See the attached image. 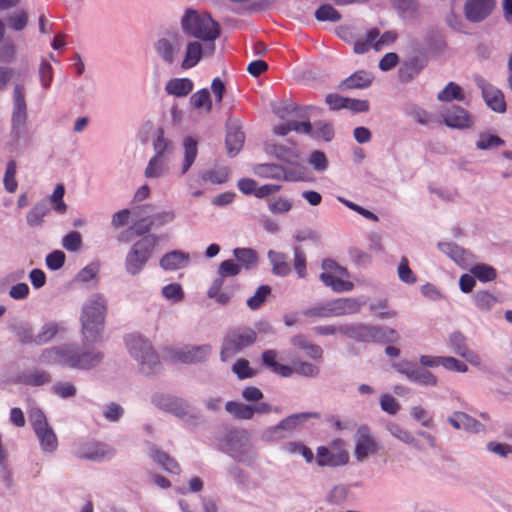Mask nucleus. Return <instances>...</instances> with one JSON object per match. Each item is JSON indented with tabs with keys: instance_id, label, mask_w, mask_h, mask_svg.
<instances>
[{
	"instance_id": "51",
	"label": "nucleus",
	"mask_w": 512,
	"mask_h": 512,
	"mask_svg": "<svg viewBox=\"0 0 512 512\" xmlns=\"http://www.w3.org/2000/svg\"><path fill=\"white\" fill-rule=\"evenodd\" d=\"M503 144L504 141L500 137L488 133L480 134L479 139L476 142V146L480 150H488Z\"/></svg>"
},
{
	"instance_id": "17",
	"label": "nucleus",
	"mask_w": 512,
	"mask_h": 512,
	"mask_svg": "<svg viewBox=\"0 0 512 512\" xmlns=\"http://www.w3.org/2000/svg\"><path fill=\"white\" fill-rule=\"evenodd\" d=\"M442 119L446 126L455 129L470 128L473 124L472 117L463 108L452 106L442 114Z\"/></svg>"
},
{
	"instance_id": "39",
	"label": "nucleus",
	"mask_w": 512,
	"mask_h": 512,
	"mask_svg": "<svg viewBox=\"0 0 512 512\" xmlns=\"http://www.w3.org/2000/svg\"><path fill=\"white\" fill-rule=\"evenodd\" d=\"M150 455L155 461L161 464L164 467V469L167 470L168 472L175 474L179 473L180 467L178 463L174 459L170 458L166 453L156 448H153L150 450Z\"/></svg>"
},
{
	"instance_id": "4",
	"label": "nucleus",
	"mask_w": 512,
	"mask_h": 512,
	"mask_svg": "<svg viewBox=\"0 0 512 512\" xmlns=\"http://www.w3.org/2000/svg\"><path fill=\"white\" fill-rule=\"evenodd\" d=\"M126 345L130 355L139 363L142 372L151 373L157 368L158 356L151 344L141 335H128Z\"/></svg>"
},
{
	"instance_id": "44",
	"label": "nucleus",
	"mask_w": 512,
	"mask_h": 512,
	"mask_svg": "<svg viewBox=\"0 0 512 512\" xmlns=\"http://www.w3.org/2000/svg\"><path fill=\"white\" fill-rule=\"evenodd\" d=\"M64 194L65 188L63 184H57L49 198L50 203L53 205V209L59 214H63L67 210V205L63 201Z\"/></svg>"
},
{
	"instance_id": "31",
	"label": "nucleus",
	"mask_w": 512,
	"mask_h": 512,
	"mask_svg": "<svg viewBox=\"0 0 512 512\" xmlns=\"http://www.w3.org/2000/svg\"><path fill=\"white\" fill-rule=\"evenodd\" d=\"M203 52L202 45L197 41H192L187 44L185 57L182 61V68L188 69L194 67L201 59Z\"/></svg>"
},
{
	"instance_id": "61",
	"label": "nucleus",
	"mask_w": 512,
	"mask_h": 512,
	"mask_svg": "<svg viewBox=\"0 0 512 512\" xmlns=\"http://www.w3.org/2000/svg\"><path fill=\"white\" fill-rule=\"evenodd\" d=\"M449 344L452 347L453 352L459 356H461L462 353L468 349L465 336L459 332L451 334L449 338Z\"/></svg>"
},
{
	"instance_id": "47",
	"label": "nucleus",
	"mask_w": 512,
	"mask_h": 512,
	"mask_svg": "<svg viewBox=\"0 0 512 512\" xmlns=\"http://www.w3.org/2000/svg\"><path fill=\"white\" fill-rule=\"evenodd\" d=\"M439 249L451 257L455 262L462 265L465 261V251L452 243H439Z\"/></svg>"
},
{
	"instance_id": "12",
	"label": "nucleus",
	"mask_w": 512,
	"mask_h": 512,
	"mask_svg": "<svg viewBox=\"0 0 512 512\" xmlns=\"http://www.w3.org/2000/svg\"><path fill=\"white\" fill-rule=\"evenodd\" d=\"M228 449L238 461L250 464L256 458V451L246 431L232 432L228 438Z\"/></svg>"
},
{
	"instance_id": "62",
	"label": "nucleus",
	"mask_w": 512,
	"mask_h": 512,
	"mask_svg": "<svg viewBox=\"0 0 512 512\" xmlns=\"http://www.w3.org/2000/svg\"><path fill=\"white\" fill-rule=\"evenodd\" d=\"M381 409L391 415H395L400 410L399 402L389 394H383L380 397Z\"/></svg>"
},
{
	"instance_id": "20",
	"label": "nucleus",
	"mask_w": 512,
	"mask_h": 512,
	"mask_svg": "<svg viewBox=\"0 0 512 512\" xmlns=\"http://www.w3.org/2000/svg\"><path fill=\"white\" fill-rule=\"evenodd\" d=\"M112 450L105 444L93 443L81 446L77 451L80 459L98 461L110 457Z\"/></svg>"
},
{
	"instance_id": "54",
	"label": "nucleus",
	"mask_w": 512,
	"mask_h": 512,
	"mask_svg": "<svg viewBox=\"0 0 512 512\" xmlns=\"http://www.w3.org/2000/svg\"><path fill=\"white\" fill-rule=\"evenodd\" d=\"M410 416L421 423L424 427H430L433 424V418L428 411L422 406H413L409 410Z\"/></svg>"
},
{
	"instance_id": "49",
	"label": "nucleus",
	"mask_w": 512,
	"mask_h": 512,
	"mask_svg": "<svg viewBox=\"0 0 512 512\" xmlns=\"http://www.w3.org/2000/svg\"><path fill=\"white\" fill-rule=\"evenodd\" d=\"M16 175V162L14 160H10L7 163L6 171L4 175V187L9 193H13L17 189V181L15 179Z\"/></svg>"
},
{
	"instance_id": "5",
	"label": "nucleus",
	"mask_w": 512,
	"mask_h": 512,
	"mask_svg": "<svg viewBox=\"0 0 512 512\" xmlns=\"http://www.w3.org/2000/svg\"><path fill=\"white\" fill-rule=\"evenodd\" d=\"M158 241V236L147 235L133 244L125 260V268L129 274L136 275L143 269L152 256Z\"/></svg>"
},
{
	"instance_id": "26",
	"label": "nucleus",
	"mask_w": 512,
	"mask_h": 512,
	"mask_svg": "<svg viewBox=\"0 0 512 512\" xmlns=\"http://www.w3.org/2000/svg\"><path fill=\"white\" fill-rule=\"evenodd\" d=\"M268 152L275 155L279 160L289 164H297L299 161V152L295 145L284 146L272 144Z\"/></svg>"
},
{
	"instance_id": "10",
	"label": "nucleus",
	"mask_w": 512,
	"mask_h": 512,
	"mask_svg": "<svg viewBox=\"0 0 512 512\" xmlns=\"http://www.w3.org/2000/svg\"><path fill=\"white\" fill-rule=\"evenodd\" d=\"M316 462L318 466H344L349 462V454L345 448L344 442L337 439L332 442L331 447L320 446L316 453Z\"/></svg>"
},
{
	"instance_id": "22",
	"label": "nucleus",
	"mask_w": 512,
	"mask_h": 512,
	"mask_svg": "<svg viewBox=\"0 0 512 512\" xmlns=\"http://www.w3.org/2000/svg\"><path fill=\"white\" fill-rule=\"evenodd\" d=\"M363 303L355 298H339L331 301L334 316L355 314L360 311Z\"/></svg>"
},
{
	"instance_id": "33",
	"label": "nucleus",
	"mask_w": 512,
	"mask_h": 512,
	"mask_svg": "<svg viewBox=\"0 0 512 512\" xmlns=\"http://www.w3.org/2000/svg\"><path fill=\"white\" fill-rule=\"evenodd\" d=\"M168 172L167 161L165 158L154 156L150 159L144 175L147 178H160Z\"/></svg>"
},
{
	"instance_id": "30",
	"label": "nucleus",
	"mask_w": 512,
	"mask_h": 512,
	"mask_svg": "<svg viewBox=\"0 0 512 512\" xmlns=\"http://www.w3.org/2000/svg\"><path fill=\"white\" fill-rule=\"evenodd\" d=\"M184 157L182 161L181 174H185L194 163L198 149L197 141L191 137H188L183 142Z\"/></svg>"
},
{
	"instance_id": "1",
	"label": "nucleus",
	"mask_w": 512,
	"mask_h": 512,
	"mask_svg": "<svg viewBox=\"0 0 512 512\" xmlns=\"http://www.w3.org/2000/svg\"><path fill=\"white\" fill-rule=\"evenodd\" d=\"M88 345L83 344L80 350L75 345H63L45 349L41 353V361L45 364H57L74 369L88 370L99 365L103 359L101 352L89 349Z\"/></svg>"
},
{
	"instance_id": "11",
	"label": "nucleus",
	"mask_w": 512,
	"mask_h": 512,
	"mask_svg": "<svg viewBox=\"0 0 512 512\" xmlns=\"http://www.w3.org/2000/svg\"><path fill=\"white\" fill-rule=\"evenodd\" d=\"M211 350V346L207 344L170 348L167 350V357L174 363L193 364L206 361Z\"/></svg>"
},
{
	"instance_id": "37",
	"label": "nucleus",
	"mask_w": 512,
	"mask_h": 512,
	"mask_svg": "<svg viewBox=\"0 0 512 512\" xmlns=\"http://www.w3.org/2000/svg\"><path fill=\"white\" fill-rule=\"evenodd\" d=\"M420 70H421V66L419 65V63L416 59L408 60V61L404 62L398 70L399 80L401 82H409L415 76L418 75Z\"/></svg>"
},
{
	"instance_id": "59",
	"label": "nucleus",
	"mask_w": 512,
	"mask_h": 512,
	"mask_svg": "<svg viewBox=\"0 0 512 512\" xmlns=\"http://www.w3.org/2000/svg\"><path fill=\"white\" fill-rule=\"evenodd\" d=\"M334 130L330 123L319 121L315 124L313 129V136L321 138L325 141H330L333 138Z\"/></svg>"
},
{
	"instance_id": "36",
	"label": "nucleus",
	"mask_w": 512,
	"mask_h": 512,
	"mask_svg": "<svg viewBox=\"0 0 512 512\" xmlns=\"http://www.w3.org/2000/svg\"><path fill=\"white\" fill-rule=\"evenodd\" d=\"M49 207L46 202L36 203L27 213L26 220L30 226H39L43 222V218L48 214Z\"/></svg>"
},
{
	"instance_id": "50",
	"label": "nucleus",
	"mask_w": 512,
	"mask_h": 512,
	"mask_svg": "<svg viewBox=\"0 0 512 512\" xmlns=\"http://www.w3.org/2000/svg\"><path fill=\"white\" fill-rule=\"evenodd\" d=\"M153 145L155 156L165 158L166 154H169L172 151V145L168 140L164 138V134L161 129L157 131V136L154 139Z\"/></svg>"
},
{
	"instance_id": "14",
	"label": "nucleus",
	"mask_w": 512,
	"mask_h": 512,
	"mask_svg": "<svg viewBox=\"0 0 512 512\" xmlns=\"http://www.w3.org/2000/svg\"><path fill=\"white\" fill-rule=\"evenodd\" d=\"M394 367L399 373L405 375L411 382H415L423 386L433 387L437 385L436 376L424 368L416 367L409 362L398 363Z\"/></svg>"
},
{
	"instance_id": "15",
	"label": "nucleus",
	"mask_w": 512,
	"mask_h": 512,
	"mask_svg": "<svg viewBox=\"0 0 512 512\" xmlns=\"http://www.w3.org/2000/svg\"><path fill=\"white\" fill-rule=\"evenodd\" d=\"M495 0H467L464 6V14L470 22H481L494 10Z\"/></svg>"
},
{
	"instance_id": "45",
	"label": "nucleus",
	"mask_w": 512,
	"mask_h": 512,
	"mask_svg": "<svg viewBox=\"0 0 512 512\" xmlns=\"http://www.w3.org/2000/svg\"><path fill=\"white\" fill-rule=\"evenodd\" d=\"M471 273L481 282L492 281L496 277V271L492 266L478 264L471 268Z\"/></svg>"
},
{
	"instance_id": "16",
	"label": "nucleus",
	"mask_w": 512,
	"mask_h": 512,
	"mask_svg": "<svg viewBox=\"0 0 512 512\" xmlns=\"http://www.w3.org/2000/svg\"><path fill=\"white\" fill-rule=\"evenodd\" d=\"M182 46L183 40L179 36H173L171 38H162L159 39L155 44V48L158 55L164 62L168 64H172L174 62Z\"/></svg>"
},
{
	"instance_id": "34",
	"label": "nucleus",
	"mask_w": 512,
	"mask_h": 512,
	"mask_svg": "<svg viewBox=\"0 0 512 512\" xmlns=\"http://www.w3.org/2000/svg\"><path fill=\"white\" fill-rule=\"evenodd\" d=\"M464 98L462 88L454 82H449L437 95V99L441 102L463 101Z\"/></svg>"
},
{
	"instance_id": "52",
	"label": "nucleus",
	"mask_w": 512,
	"mask_h": 512,
	"mask_svg": "<svg viewBox=\"0 0 512 512\" xmlns=\"http://www.w3.org/2000/svg\"><path fill=\"white\" fill-rule=\"evenodd\" d=\"M315 17L319 21L337 22L340 20V13L331 5H322L315 12Z\"/></svg>"
},
{
	"instance_id": "2",
	"label": "nucleus",
	"mask_w": 512,
	"mask_h": 512,
	"mask_svg": "<svg viewBox=\"0 0 512 512\" xmlns=\"http://www.w3.org/2000/svg\"><path fill=\"white\" fill-rule=\"evenodd\" d=\"M106 312V300L101 295L92 296L83 306L81 333L84 345L95 343L101 335Z\"/></svg>"
},
{
	"instance_id": "3",
	"label": "nucleus",
	"mask_w": 512,
	"mask_h": 512,
	"mask_svg": "<svg viewBox=\"0 0 512 512\" xmlns=\"http://www.w3.org/2000/svg\"><path fill=\"white\" fill-rule=\"evenodd\" d=\"M182 26L189 35L210 42L208 51L213 53V41L220 35V27L210 15L188 10L182 19Z\"/></svg>"
},
{
	"instance_id": "48",
	"label": "nucleus",
	"mask_w": 512,
	"mask_h": 512,
	"mask_svg": "<svg viewBox=\"0 0 512 512\" xmlns=\"http://www.w3.org/2000/svg\"><path fill=\"white\" fill-rule=\"evenodd\" d=\"M271 288L268 285L260 286L255 294L247 299V305L251 310L258 309L270 294Z\"/></svg>"
},
{
	"instance_id": "28",
	"label": "nucleus",
	"mask_w": 512,
	"mask_h": 512,
	"mask_svg": "<svg viewBox=\"0 0 512 512\" xmlns=\"http://www.w3.org/2000/svg\"><path fill=\"white\" fill-rule=\"evenodd\" d=\"M35 434L44 452L52 453L57 449V437L49 424L41 429H37Z\"/></svg>"
},
{
	"instance_id": "23",
	"label": "nucleus",
	"mask_w": 512,
	"mask_h": 512,
	"mask_svg": "<svg viewBox=\"0 0 512 512\" xmlns=\"http://www.w3.org/2000/svg\"><path fill=\"white\" fill-rule=\"evenodd\" d=\"M386 430L397 440L400 442L411 446L412 448L421 451L422 447L416 438L412 435V433L405 428H403L400 424L395 422H389L386 424Z\"/></svg>"
},
{
	"instance_id": "21",
	"label": "nucleus",
	"mask_w": 512,
	"mask_h": 512,
	"mask_svg": "<svg viewBox=\"0 0 512 512\" xmlns=\"http://www.w3.org/2000/svg\"><path fill=\"white\" fill-rule=\"evenodd\" d=\"M13 127L21 128L26 122V103L20 86L14 88Z\"/></svg>"
},
{
	"instance_id": "7",
	"label": "nucleus",
	"mask_w": 512,
	"mask_h": 512,
	"mask_svg": "<svg viewBox=\"0 0 512 512\" xmlns=\"http://www.w3.org/2000/svg\"><path fill=\"white\" fill-rule=\"evenodd\" d=\"M256 340V332L251 328L236 329L228 332L221 348V360L227 361L237 353L252 345Z\"/></svg>"
},
{
	"instance_id": "24",
	"label": "nucleus",
	"mask_w": 512,
	"mask_h": 512,
	"mask_svg": "<svg viewBox=\"0 0 512 512\" xmlns=\"http://www.w3.org/2000/svg\"><path fill=\"white\" fill-rule=\"evenodd\" d=\"M189 254L175 250L165 254L160 260V266L165 270H177L188 265Z\"/></svg>"
},
{
	"instance_id": "38",
	"label": "nucleus",
	"mask_w": 512,
	"mask_h": 512,
	"mask_svg": "<svg viewBox=\"0 0 512 512\" xmlns=\"http://www.w3.org/2000/svg\"><path fill=\"white\" fill-rule=\"evenodd\" d=\"M150 455L155 461L161 464L164 467V469L167 470L168 472L175 474L179 473L180 467L178 463L174 459L170 458L166 453L156 448H153L150 450Z\"/></svg>"
},
{
	"instance_id": "42",
	"label": "nucleus",
	"mask_w": 512,
	"mask_h": 512,
	"mask_svg": "<svg viewBox=\"0 0 512 512\" xmlns=\"http://www.w3.org/2000/svg\"><path fill=\"white\" fill-rule=\"evenodd\" d=\"M226 410L236 418L248 420L252 418L251 405L230 401L225 405Z\"/></svg>"
},
{
	"instance_id": "53",
	"label": "nucleus",
	"mask_w": 512,
	"mask_h": 512,
	"mask_svg": "<svg viewBox=\"0 0 512 512\" xmlns=\"http://www.w3.org/2000/svg\"><path fill=\"white\" fill-rule=\"evenodd\" d=\"M229 176L228 169L226 167L216 168L210 171H207L203 175V180L208 181L212 184H222L227 181Z\"/></svg>"
},
{
	"instance_id": "32",
	"label": "nucleus",
	"mask_w": 512,
	"mask_h": 512,
	"mask_svg": "<svg viewBox=\"0 0 512 512\" xmlns=\"http://www.w3.org/2000/svg\"><path fill=\"white\" fill-rule=\"evenodd\" d=\"M223 284L222 278H216L207 292L208 297L214 299L220 305L228 304L233 296L232 292L221 290Z\"/></svg>"
},
{
	"instance_id": "56",
	"label": "nucleus",
	"mask_w": 512,
	"mask_h": 512,
	"mask_svg": "<svg viewBox=\"0 0 512 512\" xmlns=\"http://www.w3.org/2000/svg\"><path fill=\"white\" fill-rule=\"evenodd\" d=\"M304 315H306L308 317H321V318L334 317L332 306H331V301L305 310Z\"/></svg>"
},
{
	"instance_id": "9",
	"label": "nucleus",
	"mask_w": 512,
	"mask_h": 512,
	"mask_svg": "<svg viewBox=\"0 0 512 512\" xmlns=\"http://www.w3.org/2000/svg\"><path fill=\"white\" fill-rule=\"evenodd\" d=\"M354 443V456L359 463L367 461L381 449L376 436L365 425L360 426L355 432Z\"/></svg>"
},
{
	"instance_id": "60",
	"label": "nucleus",
	"mask_w": 512,
	"mask_h": 512,
	"mask_svg": "<svg viewBox=\"0 0 512 512\" xmlns=\"http://www.w3.org/2000/svg\"><path fill=\"white\" fill-rule=\"evenodd\" d=\"M28 23V14L25 11H19L8 18V24L15 31H22Z\"/></svg>"
},
{
	"instance_id": "8",
	"label": "nucleus",
	"mask_w": 512,
	"mask_h": 512,
	"mask_svg": "<svg viewBox=\"0 0 512 512\" xmlns=\"http://www.w3.org/2000/svg\"><path fill=\"white\" fill-rule=\"evenodd\" d=\"M323 272L320 274L321 281L335 292L350 291L353 284L347 281L348 272L333 260L327 259L322 262Z\"/></svg>"
},
{
	"instance_id": "40",
	"label": "nucleus",
	"mask_w": 512,
	"mask_h": 512,
	"mask_svg": "<svg viewBox=\"0 0 512 512\" xmlns=\"http://www.w3.org/2000/svg\"><path fill=\"white\" fill-rule=\"evenodd\" d=\"M190 102L194 108L204 109L206 112H210L213 107L210 93L205 88L195 92L191 96Z\"/></svg>"
},
{
	"instance_id": "6",
	"label": "nucleus",
	"mask_w": 512,
	"mask_h": 512,
	"mask_svg": "<svg viewBox=\"0 0 512 512\" xmlns=\"http://www.w3.org/2000/svg\"><path fill=\"white\" fill-rule=\"evenodd\" d=\"M153 402L165 411L175 415L185 423L195 425L198 423V411L187 401L165 395H155Z\"/></svg>"
},
{
	"instance_id": "27",
	"label": "nucleus",
	"mask_w": 512,
	"mask_h": 512,
	"mask_svg": "<svg viewBox=\"0 0 512 512\" xmlns=\"http://www.w3.org/2000/svg\"><path fill=\"white\" fill-rule=\"evenodd\" d=\"M193 89V82L188 78H174L165 85V91L169 95L185 97Z\"/></svg>"
},
{
	"instance_id": "43",
	"label": "nucleus",
	"mask_w": 512,
	"mask_h": 512,
	"mask_svg": "<svg viewBox=\"0 0 512 512\" xmlns=\"http://www.w3.org/2000/svg\"><path fill=\"white\" fill-rule=\"evenodd\" d=\"M233 254L246 269H250L257 263V253L253 249L236 248L233 250Z\"/></svg>"
},
{
	"instance_id": "35",
	"label": "nucleus",
	"mask_w": 512,
	"mask_h": 512,
	"mask_svg": "<svg viewBox=\"0 0 512 512\" xmlns=\"http://www.w3.org/2000/svg\"><path fill=\"white\" fill-rule=\"evenodd\" d=\"M254 174L263 178L285 179V171L276 164H259L254 167Z\"/></svg>"
},
{
	"instance_id": "58",
	"label": "nucleus",
	"mask_w": 512,
	"mask_h": 512,
	"mask_svg": "<svg viewBox=\"0 0 512 512\" xmlns=\"http://www.w3.org/2000/svg\"><path fill=\"white\" fill-rule=\"evenodd\" d=\"M241 266L235 263L233 260H225L223 261L218 268V278H222L224 280L225 277L236 276L240 273Z\"/></svg>"
},
{
	"instance_id": "46",
	"label": "nucleus",
	"mask_w": 512,
	"mask_h": 512,
	"mask_svg": "<svg viewBox=\"0 0 512 512\" xmlns=\"http://www.w3.org/2000/svg\"><path fill=\"white\" fill-rule=\"evenodd\" d=\"M378 36V29H372L368 31L364 39L360 38L356 40L353 48L354 52L356 54H363L367 52L370 48V45L378 38Z\"/></svg>"
},
{
	"instance_id": "57",
	"label": "nucleus",
	"mask_w": 512,
	"mask_h": 512,
	"mask_svg": "<svg viewBox=\"0 0 512 512\" xmlns=\"http://www.w3.org/2000/svg\"><path fill=\"white\" fill-rule=\"evenodd\" d=\"M162 294L167 300L171 302H179L184 297L182 287L178 283H171L163 287Z\"/></svg>"
},
{
	"instance_id": "19",
	"label": "nucleus",
	"mask_w": 512,
	"mask_h": 512,
	"mask_svg": "<svg viewBox=\"0 0 512 512\" xmlns=\"http://www.w3.org/2000/svg\"><path fill=\"white\" fill-rule=\"evenodd\" d=\"M448 422L456 430L463 429L470 433H479L484 430L482 423L461 411H456L448 417Z\"/></svg>"
},
{
	"instance_id": "63",
	"label": "nucleus",
	"mask_w": 512,
	"mask_h": 512,
	"mask_svg": "<svg viewBox=\"0 0 512 512\" xmlns=\"http://www.w3.org/2000/svg\"><path fill=\"white\" fill-rule=\"evenodd\" d=\"M232 371L240 379L249 378L254 375V371L249 366V362L245 359H239L232 366Z\"/></svg>"
},
{
	"instance_id": "29",
	"label": "nucleus",
	"mask_w": 512,
	"mask_h": 512,
	"mask_svg": "<svg viewBox=\"0 0 512 512\" xmlns=\"http://www.w3.org/2000/svg\"><path fill=\"white\" fill-rule=\"evenodd\" d=\"M268 258L272 265V272L278 276H286L291 272V267L287 261V255L270 250Z\"/></svg>"
},
{
	"instance_id": "13",
	"label": "nucleus",
	"mask_w": 512,
	"mask_h": 512,
	"mask_svg": "<svg viewBox=\"0 0 512 512\" xmlns=\"http://www.w3.org/2000/svg\"><path fill=\"white\" fill-rule=\"evenodd\" d=\"M310 417H319V415L317 413H299L290 415L282 420L278 425L267 430L265 432V438L271 441L286 438Z\"/></svg>"
},
{
	"instance_id": "64",
	"label": "nucleus",
	"mask_w": 512,
	"mask_h": 512,
	"mask_svg": "<svg viewBox=\"0 0 512 512\" xmlns=\"http://www.w3.org/2000/svg\"><path fill=\"white\" fill-rule=\"evenodd\" d=\"M292 204L286 198H276L269 203V210L273 214H284L291 210Z\"/></svg>"
},
{
	"instance_id": "55",
	"label": "nucleus",
	"mask_w": 512,
	"mask_h": 512,
	"mask_svg": "<svg viewBox=\"0 0 512 512\" xmlns=\"http://www.w3.org/2000/svg\"><path fill=\"white\" fill-rule=\"evenodd\" d=\"M62 246L67 251L76 252L82 246V237L76 231L69 232L62 240Z\"/></svg>"
},
{
	"instance_id": "25",
	"label": "nucleus",
	"mask_w": 512,
	"mask_h": 512,
	"mask_svg": "<svg viewBox=\"0 0 512 512\" xmlns=\"http://www.w3.org/2000/svg\"><path fill=\"white\" fill-rule=\"evenodd\" d=\"M372 75L366 71H357L345 80H343L339 88L345 89H363L370 86Z\"/></svg>"
},
{
	"instance_id": "18",
	"label": "nucleus",
	"mask_w": 512,
	"mask_h": 512,
	"mask_svg": "<svg viewBox=\"0 0 512 512\" xmlns=\"http://www.w3.org/2000/svg\"><path fill=\"white\" fill-rule=\"evenodd\" d=\"M476 82L482 89L483 98L486 104L496 112H504L506 109V103L502 92L488 84L482 78H477Z\"/></svg>"
},
{
	"instance_id": "41",
	"label": "nucleus",
	"mask_w": 512,
	"mask_h": 512,
	"mask_svg": "<svg viewBox=\"0 0 512 512\" xmlns=\"http://www.w3.org/2000/svg\"><path fill=\"white\" fill-rule=\"evenodd\" d=\"M244 142V133L235 128L228 132L226 137V145L228 153L232 156L236 155L241 149Z\"/></svg>"
}]
</instances>
